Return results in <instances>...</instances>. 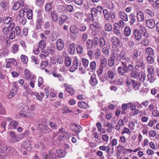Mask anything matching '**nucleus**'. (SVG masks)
Returning a JSON list of instances; mask_svg holds the SVG:
<instances>
[{
  "instance_id": "6ab92c4d",
  "label": "nucleus",
  "mask_w": 159,
  "mask_h": 159,
  "mask_svg": "<svg viewBox=\"0 0 159 159\" xmlns=\"http://www.w3.org/2000/svg\"><path fill=\"white\" fill-rule=\"evenodd\" d=\"M107 59L104 57L101 58L99 66L101 68H105L107 66Z\"/></svg>"
},
{
  "instance_id": "de8ad7c7",
  "label": "nucleus",
  "mask_w": 159,
  "mask_h": 159,
  "mask_svg": "<svg viewBox=\"0 0 159 159\" xmlns=\"http://www.w3.org/2000/svg\"><path fill=\"white\" fill-rule=\"evenodd\" d=\"M88 39V35L86 34H83L82 35L81 42L82 44H84L87 41Z\"/></svg>"
},
{
  "instance_id": "0eeeda50",
  "label": "nucleus",
  "mask_w": 159,
  "mask_h": 159,
  "mask_svg": "<svg viewBox=\"0 0 159 159\" xmlns=\"http://www.w3.org/2000/svg\"><path fill=\"white\" fill-rule=\"evenodd\" d=\"M99 149L100 150L105 151L109 155H111L113 154L114 151L113 149L112 148L111 149V148L108 146H101L99 147Z\"/></svg>"
},
{
  "instance_id": "e433bc0d",
  "label": "nucleus",
  "mask_w": 159,
  "mask_h": 159,
  "mask_svg": "<svg viewBox=\"0 0 159 159\" xmlns=\"http://www.w3.org/2000/svg\"><path fill=\"white\" fill-rule=\"evenodd\" d=\"M117 149L119 152H121L122 153L125 154L126 153V149L122 145L119 144L117 147Z\"/></svg>"
},
{
  "instance_id": "0e129e2a",
  "label": "nucleus",
  "mask_w": 159,
  "mask_h": 159,
  "mask_svg": "<svg viewBox=\"0 0 159 159\" xmlns=\"http://www.w3.org/2000/svg\"><path fill=\"white\" fill-rule=\"evenodd\" d=\"M20 6V3L19 2H17L15 3L13 7V9L14 11L17 10Z\"/></svg>"
},
{
  "instance_id": "7ed1b4c3",
  "label": "nucleus",
  "mask_w": 159,
  "mask_h": 159,
  "mask_svg": "<svg viewBox=\"0 0 159 159\" xmlns=\"http://www.w3.org/2000/svg\"><path fill=\"white\" fill-rule=\"evenodd\" d=\"M9 134L11 138L10 139V142L11 143H14L21 139V137H19L18 135H16L13 131H10Z\"/></svg>"
},
{
  "instance_id": "052dcab7",
  "label": "nucleus",
  "mask_w": 159,
  "mask_h": 159,
  "mask_svg": "<svg viewBox=\"0 0 159 159\" xmlns=\"http://www.w3.org/2000/svg\"><path fill=\"white\" fill-rule=\"evenodd\" d=\"M82 62L83 66L85 67H88L89 64V61L88 59L84 58H83L82 59Z\"/></svg>"
},
{
  "instance_id": "a211bd4d",
  "label": "nucleus",
  "mask_w": 159,
  "mask_h": 159,
  "mask_svg": "<svg viewBox=\"0 0 159 159\" xmlns=\"http://www.w3.org/2000/svg\"><path fill=\"white\" fill-rule=\"evenodd\" d=\"M25 73L26 78L29 80H31L34 78V76L32 73L27 69L25 70Z\"/></svg>"
},
{
  "instance_id": "79ce46f5",
  "label": "nucleus",
  "mask_w": 159,
  "mask_h": 159,
  "mask_svg": "<svg viewBox=\"0 0 159 159\" xmlns=\"http://www.w3.org/2000/svg\"><path fill=\"white\" fill-rule=\"evenodd\" d=\"M67 19L66 16H61L59 18V24L60 25H62L65 21Z\"/></svg>"
},
{
  "instance_id": "f257e3e1",
  "label": "nucleus",
  "mask_w": 159,
  "mask_h": 159,
  "mask_svg": "<svg viewBox=\"0 0 159 159\" xmlns=\"http://www.w3.org/2000/svg\"><path fill=\"white\" fill-rule=\"evenodd\" d=\"M117 62H121V64L123 63H128L130 61V58L127 57L126 54L123 52H121L120 54H116Z\"/></svg>"
},
{
  "instance_id": "680f3d73",
  "label": "nucleus",
  "mask_w": 159,
  "mask_h": 159,
  "mask_svg": "<svg viewBox=\"0 0 159 159\" xmlns=\"http://www.w3.org/2000/svg\"><path fill=\"white\" fill-rule=\"evenodd\" d=\"M147 77L148 80L151 83H153L155 80V79L154 75H148Z\"/></svg>"
},
{
  "instance_id": "423d86ee",
  "label": "nucleus",
  "mask_w": 159,
  "mask_h": 159,
  "mask_svg": "<svg viewBox=\"0 0 159 159\" xmlns=\"http://www.w3.org/2000/svg\"><path fill=\"white\" fill-rule=\"evenodd\" d=\"M70 32L73 34L70 35V37H71V38L73 39H75L76 38L77 35L76 34L78 33V30L76 25H71L70 27Z\"/></svg>"
},
{
  "instance_id": "cd10ccee",
  "label": "nucleus",
  "mask_w": 159,
  "mask_h": 159,
  "mask_svg": "<svg viewBox=\"0 0 159 159\" xmlns=\"http://www.w3.org/2000/svg\"><path fill=\"white\" fill-rule=\"evenodd\" d=\"M138 77L140 81L143 82L145 81L146 79V75L143 72L141 71L139 72V76Z\"/></svg>"
},
{
  "instance_id": "8fccbe9b",
  "label": "nucleus",
  "mask_w": 159,
  "mask_h": 159,
  "mask_svg": "<svg viewBox=\"0 0 159 159\" xmlns=\"http://www.w3.org/2000/svg\"><path fill=\"white\" fill-rule=\"evenodd\" d=\"M78 106L80 108H86L88 106V105L84 102L81 101L78 103Z\"/></svg>"
},
{
  "instance_id": "69168bd1",
  "label": "nucleus",
  "mask_w": 159,
  "mask_h": 159,
  "mask_svg": "<svg viewBox=\"0 0 159 159\" xmlns=\"http://www.w3.org/2000/svg\"><path fill=\"white\" fill-rule=\"evenodd\" d=\"M141 43L143 45L147 46L149 44V41L146 38H144L142 41Z\"/></svg>"
},
{
  "instance_id": "f8f14e48",
  "label": "nucleus",
  "mask_w": 159,
  "mask_h": 159,
  "mask_svg": "<svg viewBox=\"0 0 159 159\" xmlns=\"http://www.w3.org/2000/svg\"><path fill=\"white\" fill-rule=\"evenodd\" d=\"M43 18L41 16L40 14L38 15L37 20L36 21L37 25L36 26V29L37 30L40 29L41 25L43 23Z\"/></svg>"
},
{
  "instance_id": "473e14b6",
  "label": "nucleus",
  "mask_w": 159,
  "mask_h": 159,
  "mask_svg": "<svg viewBox=\"0 0 159 159\" xmlns=\"http://www.w3.org/2000/svg\"><path fill=\"white\" fill-rule=\"evenodd\" d=\"M144 12L145 14L150 16V17H153L154 15V13L151 9H146L144 10Z\"/></svg>"
},
{
  "instance_id": "a18cd8bd",
  "label": "nucleus",
  "mask_w": 159,
  "mask_h": 159,
  "mask_svg": "<svg viewBox=\"0 0 159 159\" xmlns=\"http://www.w3.org/2000/svg\"><path fill=\"white\" fill-rule=\"evenodd\" d=\"M2 30L4 34L6 35L7 37H8L9 34L11 30H10L7 27H5L3 28Z\"/></svg>"
},
{
  "instance_id": "72a5a7b5",
  "label": "nucleus",
  "mask_w": 159,
  "mask_h": 159,
  "mask_svg": "<svg viewBox=\"0 0 159 159\" xmlns=\"http://www.w3.org/2000/svg\"><path fill=\"white\" fill-rule=\"evenodd\" d=\"M106 41L104 38L103 37L99 39L98 43L99 46L101 48L103 47L105 45Z\"/></svg>"
},
{
  "instance_id": "6e6d98bb",
  "label": "nucleus",
  "mask_w": 159,
  "mask_h": 159,
  "mask_svg": "<svg viewBox=\"0 0 159 159\" xmlns=\"http://www.w3.org/2000/svg\"><path fill=\"white\" fill-rule=\"evenodd\" d=\"M91 14L93 16H96L98 15V12L95 8L92 7L91 9Z\"/></svg>"
},
{
  "instance_id": "bb28decb",
  "label": "nucleus",
  "mask_w": 159,
  "mask_h": 159,
  "mask_svg": "<svg viewBox=\"0 0 159 159\" xmlns=\"http://www.w3.org/2000/svg\"><path fill=\"white\" fill-rule=\"evenodd\" d=\"M131 83L134 90H137L139 89V86L138 82L134 80H132Z\"/></svg>"
},
{
  "instance_id": "a878e982",
  "label": "nucleus",
  "mask_w": 159,
  "mask_h": 159,
  "mask_svg": "<svg viewBox=\"0 0 159 159\" xmlns=\"http://www.w3.org/2000/svg\"><path fill=\"white\" fill-rule=\"evenodd\" d=\"M133 58L134 59H136L137 58L139 57L141 54V52L139 49H135L133 51Z\"/></svg>"
},
{
  "instance_id": "5fc2aeb1",
  "label": "nucleus",
  "mask_w": 159,
  "mask_h": 159,
  "mask_svg": "<svg viewBox=\"0 0 159 159\" xmlns=\"http://www.w3.org/2000/svg\"><path fill=\"white\" fill-rule=\"evenodd\" d=\"M87 55L90 59H93V58L94 52L93 50H89L87 52Z\"/></svg>"
},
{
  "instance_id": "1a4fd4ad",
  "label": "nucleus",
  "mask_w": 159,
  "mask_h": 159,
  "mask_svg": "<svg viewBox=\"0 0 159 159\" xmlns=\"http://www.w3.org/2000/svg\"><path fill=\"white\" fill-rule=\"evenodd\" d=\"M135 68L136 69L141 70L144 68V64L143 61L139 59H136L135 61Z\"/></svg>"
},
{
  "instance_id": "5701e85b",
  "label": "nucleus",
  "mask_w": 159,
  "mask_h": 159,
  "mask_svg": "<svg viewBox=\"0 0 159 159\" xmlns=\"http://www.w3.org/2000/svg\"><path fill=\"white\" fill-rule=\"evenodd\" d=\"M56 152L57 153V156L58 157H64L66 154L65 151L60 149L56 150Z\"/></svg>"
},
{
  "instance_id": "aec40b11",
  "label": "nucleus",
  "mask_w": 159,
  "mask_h": 159,
  "mask_svg": "<svg viewBox=\"0 0 159 159\" xmlns=\"http://www.w3.org/2000/svg\"><path fill=\"white\" fill-rule=\"evenodd\" d=\"M129 17L130 19V24L131 25H133L136 21L135 14L134 13H131L129 15Z\"/></svg>"
},
{
  "instance_id": "c756f323",
  "label": "nucleus",
  "mask_w": 159,
  "mask_h": 159,
  "mask_svg": "<svg viewBox=\"0 0 159 159\" xmlns=\"http://www.w3.org/2000/svg\"><path fill=\"white\" fill-rule=\"evenodd\" d=\"M90 28L91 29L94 31H97L99 30V27L97 25H94L93 24H91L90 26ZM94 32H93L92 34L93 35H95V34H94Z\"/></svg>"
},
{
  "instance_id": "7c9ffc66",
  "label": "nucleus",
  "mask_w": 159,
  "mask_h": 159,
  "mask_svg": "<svg viewBox=\"0 0 159 159\" xmlns=\"http://www.w3.org/2000/svg\"><path fill=\"white\" fill-rule=\"evenodd\" d=\"M69 138V136L68 133L67 132H64L59 135L58 139L60 141H62L66 139Z\"/></svg>"
},
{
  "instance_id": "603ef678",
  "label": "nucleus",
  "mask_w": 159,
  "mask_h": 159,
  "mask_svg": "<svg viewBox=\"0 0 159 159\" xmlns=\"http://www.w3.org/2000/svg\"><path fill=\"white\" fill-rule=\"evenodd\" d=\"M93 137L95 139H97V140H96V141L98 143L99 142L100 140H101V138L99 136V134H98V133L97 132H94L93 133Z\"/></svg>"
},
{
  "instance_id": "c85d7f7f",
  "label": "nucleus",
  "mask_w": 159,
  "mask_h": 159,
  "mask_svg": "<svg viewBox=\"0 0 159 159\" xmlns=\"http://www.w3.org/2000/svg\"><path fill=\"white\" fill-rule=\"evenodd\" d=\"M131 33V30L129 26H126L124 29V34L126 36H129Z\"/></svg>"
},
{
  "instance_id": "f3484780",
  "label": "nucleus",
  "mask_w": 159,
  "mask_h": 159,
  "mask_svg": "<svg viewBox=\"0 0 159 159\" xmlns=\"http://www.w3.org/2000/svg\"><path fill=\"white\" fill-rule=\"evenodd\" d=\"M111 41L113 45L115 46H119L120 43L119 39L116 37H113L112 38Z\"/></svg>"
},
{
  "instance_id": "bf43d9fd",
  "label": "nucleus",
  "mask_w": 159,
  "mask_h": 159,
  "mask_svg": "<svg viewBox=\"0 0 159 159\" xmlns=\"http://www.w3.org/2000/svg\"><path fill=\"white\" fill-rule=\"evenodd\" d=\"M20 58L22 61L25 64L27 63L28 61V59L26 56L24 55H22L20 56Z\"/></svg>"
},
{
  "instance_id": "39448f33",
  "label": "nucleus",
  "mask_w": 159,
  "mask_h": 159,
  "mask_svg": "<svg viewBox=\"0 0 159 159\" xmlns=\"http://www.w3.org/2000/svg\"><path fill=\"white\" fill-rule=\"evenodd\" d=\"M116 58H117L116 54L112 53L111 54L108 60V64L110 66L112 67L114 65L115 62H117Z\"/></svg>"
},
{
  "instance_id": "4d7b16f0",
  "label": "nucleus",
  "mask_w": 159,
  "mask_h": 159,
  "mask_svg": "<svg viewBox=\"0 0 159 159\" xmlns=\"http://www.w3.org/2000/svg\"><path fill=\"white\" fill-rule=\"evenodd\" d=\"M90 67L91 70H95L96 67V63L94 61L91 62L90 64Z\"/></svg>"
},
{
  "instance_id": "774afa93",
  "label": "nucleus",
  "mask_w": 159,
  "mask_h": 159,
  "mask_svg": "<svg viewBox=\"0 0 159 159\" xmlns=\"http://www.w3.org/2000/svg\"><path fill=\"white\" fill-rule=\"evenodd\" d=\"M126 68L127 71V73H128L129 71H130L132 72L133 71L134 67L132 64H130L128 65V66L127 65Z\"/></svg>"
},
{
  "instance_id": "3c124183",
  "label": "nucleus",
  "mask_w": 159,
  "mask_h": 159,
  "mask_svg": "<svg viewBox=\"0 0 159 159\" xmlns=\"http://www.w3.org/2000/svg\"><path fill=\"white\" fill-rule=\"evenodd\" d=\"M105 28L106 31L109 32L112 30V26L110 23L106 24L105 25Z\"/></svg>"
},
{
  "instance_id": "13d9d810",
  "label": "nucleus",
  "mask_w": 159,
  "mask_h": 159,
  "mask_svg": "<svg viewBox=\"0 0 159 159\" xmlns=\"http://www.w3.org/2000/svg\"><path fill=\"white\" fill-rule=\"evenodd\" d=\"M147 70L148 72L150 75H152L153 74L154 71L152 66H148Z\"/></svg>"
},
{
  "instance_id": "49530a36",
  "label": "nucleus",
  "mask_w": 159,
  "mask_h": 159,
  "mask_svg": "<svg viewBox=\"0 0 159 159\" xmlns=\"http://www.w3.org/2000/svg\"><path fill=\"white\" fill-rule=\"evenodd\" d=\"M131 77L133 78L137 79L139 76V73L136 71H134L131 72Z\"/></svg>"
},
{
  "instance_id": "e2e57ef3",
  "label": "nucleus",
  "mask_w": 159,
  "mask_h": 159,
  "mask_svg": "<svg viewBox=\"0 0 159 159\" xmlns=\"http://www.w3.org/2000/svg\"><path fill=\"white\" fill-rule=\"evenodd\" d=\"M9 38L11 39H13L15 37V34L14 30H11L9 34Z\"/></svg>"
},
{
  "instance_id": "393cba45",
  "label": "nucleus",
  "mask_w": 159,
  "mask_h": 159,
  "mask_svg": "<svg viewBox=\"0 0 159 159\" xmlns=\"http://www.w3.org/2000/svg\"><path fill=\"white\" fill-rule=\"evenodd\" d=\"M56 150L54 149L49 152V159H56L57 154Z\"/></svg>"
},
{
  "instance_id": "f03ea898",
  "label": "nucleus",
  "mask_w": 159,
  "mask_h": 159,
  "mask_svg": "<svg viewBox=\"0 0 159 159\" xmlns=\"http://www.w3.org/2000/svg\"><path fill=\"white\" fill-rule=\"evenodd\" d=\"M123 63L120 66H119L117 68V71L119 74L123 76L127 73V64Z\"/></svg>"
},
{
  "instance_id": "ea45409f",
  "label": "nucleus",
  "mask_w": 159,
  "mask_h": 159,
  "mask_svg": "<svg viewBox=\"0 0 159 159\" xmlns=\"http://www.w3.org/2000/svg\"><path fill=\"white\" fill-rule=\"evenodd\" d=\"M93 41L90 39L88 40L86 42V46L88 48H92L93 46Z\"/></svg>"
},
{
  "instance_id": "9d476101",
  "label": "nucleus",
  "mask_w": 159,
  "mask_h": 159,
  "mask_svg": "<svg viewBox=\"0 0 159 159\" xmlns=\"http://www.w3.org/2000/svg\"><path fill=\"white\" fill-rule=\"evenodd\" d=\"M64 46V43L62 40L61 39H57L56 44L57 49L59 51H61L63 49Z\"/></svg>"
},
{
  "instance_id": "2f4dec72",
  "label": "nucleus",
  "mask_w": 159,
  "mask_h": 159,
  "mask_svg": "<svg viewBox=\"0 0 159 159\" xmlns=\"http://www.w3.org/2000/svg\"><path fill=\"white\" fill-rule=\"evenodd\" d=\"M17 90L18 88L16 87H13L11 90L9 94V97H11V98L13 96L16 95V94Z\"/></svg>"
},
{
  "instance_id": "ddd939ff",
  "label": "nucleus",
  "mask_w": 159,
  "mask_h": 159,
  "mask_svg": "<svg viewBox=\"0 0 159 159\" xmlns=\"http://www.w3.org/2000/svg\"><path fill=\"white\" fill-rule=\"evenodd\" d=\"M89 82L90 84L93 86H95L98 83V81L96 78V75L93 74L89 80Z\"/></svg>"
},
{
  "instance_id": "4468645a",
  "label": "nucleus",
  "mask_w": 159,
  "mask_h": 159,
  "mask_svg": "<svg viewBox=\"0 0 159 159\" xmlns=\"http://www.w3.org/2000/svg\"><path fill=\"white\" fill-rule=\"evenodd\" d=\"M118 15L120 18L123 20L124 21L126 22L128 20L127 14L124 12L120 11L118 13Z\"/></svg>"
},
{
  "instance_id": "c03bdc74",
  "label": "nucleus",
  "mask_w": 159,
  "mask_h": 159,
  "mask_svg": "<svg viewBox=\"0 0 159 159\" xmlns=\"http://www.w3.org/2000/svg\"><path fill=\"white\" fill-rule=\"evenodd\" d=\"M51 14L53 20L55 22L57 21V17L56 12L54 11H52L51 12Z\"/></svg>"
},
{
  "instance_id": "864d4df0",
  "label": "nucleus",
  "mask_w": 159,
  "mask_h": 159,
  "mask_svg": "<svg viewBox=\"0 0 159 159\" xmlns=\"http://www.w3.org/2000/svg\"><path fill=\"white\" fill-rule=\"evenodd\" d=\"M84 14L82 12H78L75 13V16L77 19H81Z\"/></svg>"
},
{
  "instance_id": "dca6fc26",
  "label": "nucleus",
  "mask_w": 159,
  "mask_h": 159,
  "mask_svg": "<svg viewBox=\"0 0 159 159\" xmlns=\"http://www.w3.org/2000/svg\"><path fill=\"white\" fill-rule=\"evenodd\" d=\"M136 17L138 21L143 22L144 20L143 13L141 11H139L137 12Z\"/></svg>"
},
{
  "instance_id": "58836bf2",
  "label": "nucleus",
  "mask_w": 159,
  "mask_h": 159,
  "mask_svg": "<svg viewBox=\"0 0 159 159\" xmlns=\"http://www.w3.org/2000/svg\"><path fill=\"white\" fill-rule=\"evenodd\" d=\"M39 45L41 50H43L46 47V43L44 40H41L39 41Z\"/></svg>"
},
{
  "instance_id": "20e7f679",
  "label": "nucleus",
  "mask_w": 159,
  "mask_h": 159,
  "mask_svg": "<svg viewBox=\"0 0 159 159\" xmlns=\"http://www.w3.org/2000/svg\"><path fill=\"white\" fill-rule=\"evenodd\" d=\"M70 129L76 133L77 135H78V134L82 130V128L80 125L73 123L70 124Z\"/></svg>"
},
{
  "instance_id": "2eb2a0df",
  "label": "nucleus",
  "mask_w": 159,
  "mask_h": 159,
  "mask_svg": "<svg viewBox=\"0 0 159 159\" xmlns=\"http://www.w3.org/2000/svg\"><path fill=\"white\" fill-rule=\"evenodd\" d=\"M78 61L76 57L75 58L74 60L73 61L72 65L70 67V71L74 72L78 68Z\"/></svg>"
},
{
  "instance_id": "4be33fe9",
  "label": "nucleus",
  "mask_w": 159,
  "mask_h": 159,
  "mask_svg": "<svg viewBox=\"0 0 159 159\" xmlns=\"http://www.w3.org/2000/svg\"><path fill=\"white\" fill-rule=\"evenodd\" d=\"M40 128H41L42 132L44 133H48L50 131V129L47 125L43 124H40L39 125Z\"/></svg>"
},
{
  "instance_id": "a19ab883",
  "label": "nucleus",
  "mask_w": 159,
  "mask_h": 159,
  "mask_svg": "<svg viewBox=\"0 0 159 159\" xmlns=\"http://www.w3.org/2000/svg\"><path fill=\"white\" fill-rule=\"evenodd\" d=\"M13 20V19L11 17H6L4 18L3 21L5 24H8L12 21Z\"/></svg>"
},
{
  "instance_id": "09e8293b",
  "label": "nucleus",
  "mask_w": 159,
  "mask_h": 159,
  "mask_svg": "<svg viewBox=\"0 0 159 159\" xmlns=\"http://www.w3.org/2000/svg\"><path fill=\"white\" fill-rule=\"evenodd\" d=\"M107 74L108 77L111 80L113 79L114 78V74L113 71L111 70H109L107 71Z\"/></svg>"
},
{
  "instance_id": "c9c22d12",
  "label": "nucleus",
  "mask_w": 159,
  "mask_h": 159,
  "mask_svg": "<svg viewBox=\"0 0 159 159\" xmlns=\"http://www.w3.org/2000/svg\"><path fill=\"white\" fill-rule=\"evenodd\" d=\"M101 51L100 49L97 48L95 52L94 53L95 56V58L96 59H99L100 56V53Z\"/></svg>"
},
{
  "instance_id": "b1692460",
  "label": "nucleus",
  "mask_w": 159,
  "mask_h": 159,
  "mask_svg": "<svg viewBox=\"0 0 159 159\" xmlns=\"http://www.w3.org/2000/svg\"><path fill=\"white\" fill-rule=\"evenodd\" d=\"M145 52L148 55L154 56L155 55V52L154 50L151 47H148L146 48Z\"/></svg>"
},
{
  "instance_id": "f704fd0d",
  "label": "nucleus",
  "mask_w": 159,
  "mask_h": 159,
  "mask_svg": "<svg viewBox=\"0 0 159 159\" xmlns=\"http://www.w3.org/2000/svg\"><path fill=\"white\" fill-rule=\"evenodd\" d=\"M104 17L105 20H109L110 19L109 14L108 10L107 9H104L103 10Z\"/></svg>"
},
{
  "instance_id": "9b49d317",
  "label": "nucleus",
  "mask_w": 159,
  "mask_h": 159,
  "mask_svg": "<svg viewBox=\"0 0 159 159\" xmlns=\"http://www.w3.org/2000/svg\"><path fill=\"white\" fill-rule=\"evenodd\" d=\"M146 24L147 27L151 29L154 28L156 25L154 20L152 19L147 20Z\"/></svg>"
},
{
  "instance_id": "338daca9",
  "label": "nucleus",
  "mask_w": 159,
  "mask_h": 159,
  "mask_svg": "<svg viewBox=\"0 0 159 159\" xmlns=\"http://www.w3.org/2000/svg\"><path fill=\"white\" fill-rule=\"evenodd\" d=\"M7 155V153L4 151L0 152V156L3 159H5Z\"/></svg>"
},
{
  "instance_id": "412c9836",
  "label": "nucleus",
  "mask_w": 159,
  "mask_h": 159,
  "mask_svg": "<svg viewBox=\"0 0 159 159\" xmlns=\"http://www.w3.org/2000/svg\"><path fill=\"white\" fill-rule=\"evenodd\" d=\"M23 145L24 148L27 151H30L31 150L30 144L28 140H25L23 143Z\"/></svg>"
},
{
  "instance_id": "6e6552de",
  "label": "nucleus",
  "mask_w": 159,
  "mask_h": 159,
  "mask_svg": "<svg viewBox=\"0 0 159 159\" xmlns=\"http://www.w3.org/2000/svg\"><path fill=\"white\" fill-rule=\"evenodd\" d=\"M135 39L138 41H140L142 38V33L137 29H135L133 31Z\"/></svg>"
},
{
  "instance_id": "4c0bfd02",
  "label": "nucleus",
  "mask_w": 159,
  "mask_h": 159,
  "mask_svg": "<svg viewBox=\"0 0 159 159\" xmlns=\"http://www.w3.org/2000/svg\"><path fill=\"white\" fill-rule=\"evenodd\" d=\"M152 55H148L146 57V60L150 64L154 62V58L152 57Z\"/></svg>"
},
{
  "instance_id": "37998d69",
  "label": "nucleus",
  "mask_w": 159,
  "mask_h": 159,
  "mask_svg": "<svg viewBox=\"0 0 159 159\" xmlns=\"http://www.w3.org/2000/svg\"><path fill=\"white\" fill-rule=\"evenodd\" d=\"M52 3H48L46 4L45 6V10L46 12H49L52 8Z\"/></svg>"
}]
</instances>
